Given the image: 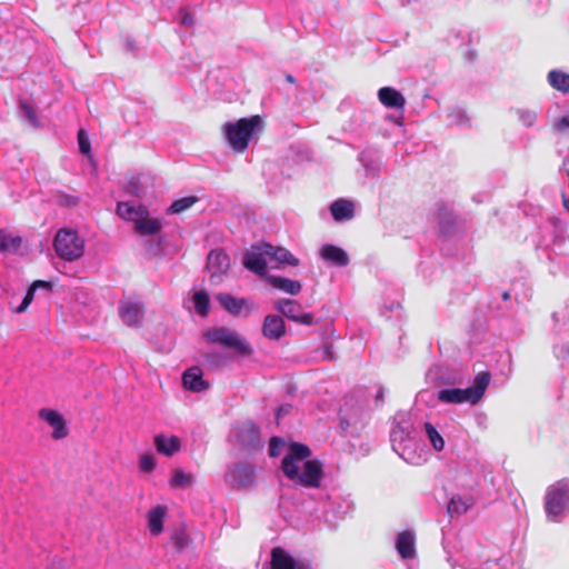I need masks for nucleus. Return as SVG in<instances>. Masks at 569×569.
<instances>
[{"mask_svg":"<svg viewBox=\"0 0 569 569\" xmlns=\"http://www.w3.org/2000/svg\"><path fill=\"white\" fill-rule=\"evenodd\" d=\"M230 268V258L223 250H212L207 258V269L211 272L210 279H220Z\"/></svg>","mask_w":569,"mask_h":569,"instance_id":"nucleus-11","label":"nucleus"},{"mask_svg":"<svg viewBox=\"0 0 569 569\" xmlns=\"http://www.w3.org/2000/svg\"><path fill=\"white\" fill-rule=\"evenodd\" d=\"M78 143L79 149L83 154H88L90 152V141L84 132V130H79L78 132Z\"/></svg>","mask_w":569,"mask_h":569,"instance_id":"nucleus-36","label":"nucleus"},{"mask_svg":"<svg viewBox=\"0 0 569 569\" xmlns=\"http://www.w3.org/2000/svg\"><path fill=\"white\" fill-rule=\"evenodd\" d=\"M22 244L20 236H13L0 229V252H17Z\"/></svg>","mask_w":569,"mask_h":569,"instance_id":"nucleus-29","label":"nucleus"},{"mask_svg":"<svg viewBox=\"0 0 569 569\" xmlns=\"http://www.w3.org/2000/svg\"><path fill=\"white\" fill-rule=\"evenodd\" d=\"M282 439L278 437H272L269 443V456L274 458L279 455V448L282 446Z\"/></svg>","mask_w":569,"mask_h":569,"instance_id":"nucleus-39","label":"nucleus"},{"mask_svg":"<svg viewBox=\"0 0 569 569\" xmlns=\"http://www.w3.org/2000/svg\"><path fill=\"white\" fill-rule=\"evenodd\" d=\"M38 416L53 428V439L59 440L68 436L69 431L67 428V422L60 412L53 409L43 408L39 410Z\"/></svg>","mask_w":569,"mask_h":569,"instance_id":"nucleus-12","label":"nucleus"},{"mask_svg":"<svg viewBox=\"0 0 569 569\" xmlns=\"http://www.w3.org/2000/svg\"><path fill=\"white\" fill-rule=\"evenodd\" d=\"M266 253L258 249V244L252 247L251 251H247L243 254L242 263L244 268L258 276H266L267 273V261L264 259Z\"/></svg>","mask_w":569,"mask_h":569,"instance_id":"nucleus-13","label":"nucleus"},{"mask_svg":"<svg viewBox=\"0 0 569 569\" xmlns=\"http://www.w3.org/2000/svg\"><path fill=\"white\" fill-rule=\"evenodd\" d=\"M181 23L188 28L193 26V17L188 11L182 10Z\"/></svg>","mask_w":569,"mask_h":569,"instance_id":"nucleus-42","label":"nucleus"},{"mask_svg":"<svg viewBox=\"0 0 569 569\" xmlns=\"http://www.w3.org/2000/svg\"><path fill=\"white\" fill-rule=\"evenodd\" d=\"M119 316L129 327H139L143 317V307L138 302H127L119 309Z\"/></svg>","mask_w":569,"mask_h":569,"instance_id":"nucleus-18","label":"nucleus"},{"mask_svg":"<svg viewBox=\"0 0 569 569\" xmlns=\"http://www.w3.org/2000/svg\"><path fill=\"white\" fill-rule=\"evenodd\" d=\"M569 501V486L558 481L548 488L545 501V510L548 517L561 515Z\"/></svg>","mask_w":569,"mask_h":569,"instance_id":"nucleus-7","label":"nucleus"},{"mask_svg":"<svg viewBox=\"0 0 569 569\" xmlns=\"http://www.w3.org/2000/svg\"><path fill=\"white\" fill-rule=\"evenodd\" d=\"M193 303L197 312L201 317H206L209 313L210 298L206 291H197L193 295Z\"/></svg>","mask_w":569,"mask_h":569,"instance_id":"nucleus-33","label":"nucleus"},{"mask_svg":"<svg viewBox=\"0 0 569 569\" xmlns=\"http://www.w3.org/2000/svg\"><path fill=\"white\" fill-rule=\"evenodd\" d=\"M33 297H34V290H32V288L29 287L21 303L16 308V312L17 313L24 312L28 309V307L30 306V303L32 302Z\"/></svg>","mask_w":569,"mask_h":569,"instance_id":"nucleus-35","label":"nucleus"},{"mask_svg":"<svg viewBox=\"0 0 569 569\" xmlns=\"http://www.w3.org/2000/svg\"><path fill=\"white\" fill-rule=\"evenodd\" d=\"M77 203H78V201H77L76 198L70 197V196L66 197V204H68V206H76Z\"/></svg>","mask_w":569,"mask_h":569,"instance_id":"nucleus-45","label":"nucleus"},{"mask_svg":"<svg viewBox=\"0 0 569 569\" xmlns=\"http://www.w3.org/2000/svg\"><path fill=\"white\" fill-rule=\"evenodd\" d=\"M117 213L126 220L137 222L139 218L147 217L149 214L146 207L141 204H134L133 202H119L117 206Z\"/></svg>","mask_w":569,"mask_h":569,"instance_id":"nucleus-23","label":"nucleus"},{"mask_svg":"<svg viewBox=\"0 0 569 569\" xmlns=\"http://www.w3.org/2000/svg\"><path fill=\"white\" fill-rule=\"evenodd\" d=\"M172 542H173L174 548L178 551H181L188 545V539H187V537L184 536L183 532H177L172 537Z\"/></svg>","mask_w":569,"mask_h":569,"instance_id":"nucleus-38","label":"nucleus"},{"mask_svg":"<svg viewBox=\"0 0 569 569\" xmlns=\"http://www.w3.org/2000/svg\"><path fill=\"white\" fill-rule=\"evenodd\" d=\"M276 308L289 320L297 323L311 326L315 322V317L310 312H303L299 302L291 299H280Z\"/></svg>","mask_w":569,"mask_h":569,"instance_id":"nucleus-8","label":"nucleus"},{"mask_svg":"<svg viewBox=\"0 0 569 569\" xmlns=\"http://www.w3.org/2000/svg\"><path fill=\"white\" fill-rule=\"evenodd\" d=\"M330 211L336 221L349 220L355 214V204L346 199H338L330 206Z\"/></svg>","mask_w":569,"mask_h":569,"instance_id":"nucleus-25","label":"nucleus"},{"mask_svg":"<svg viewBox=\"0 0 569 569\" xmlns=\"http://www.w3.org/2000/svg\"><path fill=\"white\" fill-rule=\"evenodd\" d=\"M268 282L276 289L287 292L289 295H298L302 286L297 280H291L281 276H270L268 277Z\"/></svg>","mask_w":569,"mask_h":569,"instance_id":"nucleus-26","label":"nucleus"},{"mask_svg":"<svg viewBox=\"0 0 569 569\" xmlns=\"http://www.w3.org/2000/svg\"><path fill=\"white\" fill-rule=\"evenodd\" d=\"M287 79H288V81H290V82H292V81H293L292 76H288V77H287Z\"/></svg>","mask_w":569,"mask_h":569,"instance_id":"nucleus-47","label":"nucleus"},{"mask_svg":"<svg viewBox=\"0 0 569 569\" xmlns=\"http://www.w3.org/2000/svg\"><path fill=\"white\" fill-rule=\"evenodd\" d=\"M396 549L402 559H413L416 552V537L413 532L403 530L398 533Z\"/></svg>","mask_w":569,"mask_h":569,"instance_id":"nucleus-16","label":"nucleus"},{"mask_svg":"<svg viewBox=\"0 0 569 569\" xmlns=\"http://www.w3.org/2000/svg\"><path fill=\"white\" fill-rule=\"evenodd\" d=\"M32 290H37L38 288H46V289H51L52 288V283L49 282V281H44V280H36L31 286Z\"/></svg>","mask_w":569,"mask_h":569,"instance_id":"nucleus-43","label":"nucleus"},{"mask_svg":"<svg viewBox=\"0 0 569 569\" xmlns=\"http://www.w3.org/2000/svg\"><path fill=\"white\" fill-rule=\"evenodd\" d=\"M286 333V325L281 317L268 315L263 319L262 335L270 340H279Z\"/></svg>","mask_w":569,"mask_h":569,"instance_id":"nucleus-15","label":"nucleus"},{"mask_svg":"<svg viewBox=\"0 0 569 569\" xmlns=\"http://www.w3.org/2000/svg\"><path fill=\"white\" fill-rule=\"evenodd\" d=\"M238 443L244 448H256L259 442V429L252 422L241 425L237 432Z\"/></svg>","mask_w":569,"mask_h":569,"instance_id":"nucleus-20","label":"nucleus"},{"mask_svg":"<svg viewBox=\"0 0 569 569\" xmlns=\"http://www.w3.org/2000/svg\"><path fill=\"white\" fill-rule=\"evenodd\" d=\"M502 299H503L505 301L510 300V293H509V292H507V291H506V292H503V293H502Z\"/></svg>","mask_w":569,"mask_h":569,"instance_id":"nucleus-46","label":"nucleus"},{"mask_svg":"<svg viewBox=\"0 0 569 569\" xmlns=\"http://www.w3.org/2000/svg\"><path fill=\"white\" fill-rule=\"evenodd\" d=\"M196 202H198L196 196L183 197L174 200L167 211L168 213H181L191 208Z\"/></svg>","mask_w":569,"mask_h":569,"instance_id":"nucleus-32","label":"nucleus"},{"mask_svg":"<svg viewBox=\"0 0 569 569\" xmlns=\"http://www.w3.org/2000/svg\"><path fill=\"white\" fill-rule=\"evenodd\" d=\"M378 99L387 108L402 110L406 106L403 94L392 87H382L378 91Z\"/></svg>","mask_w":569,"mask_h":569,"instance_id":"nucleus-19","label":"nucleus"},{"mask_svg":"<svg viewBox=\"0 0 569 569\" xmlns=\"http://www.w3.org/2000/svg\"><path fill=\"white\" fill-rule=\"evenodd\" d=\"M182 383L187 390L201 392L209 388V383L202 379V371L199 367H191L182 375Z\"/></svg>","mask_w":569,"mask_h":569,"instance_id":"nucleus-17","label":"nucleus"},{"mask_svg":"<svg viewBox=\"0 0 569 569\" xmlns=\"http://www.w3.org/2000/svg\"><path fill=\"white\" fill-rule=\"evenodd\" d=\"M23 110H24L26 117L29 119V121L36 126L37 124V114L34 112V110L32 109V107L24 104Z\"/></svg>","mask_w":569,"mask_h":569,"instance_id":"nucleus-41","label":"nucleus"},{"mask_svg":"<svg viewBox=\"0 0 569 569\" xmlns=\"http://www.w3.org/2000/svg\"><path fill=\"white\" fill-rule=\"evenodd\" d=\"M194 482V476L191 473H186L182 469H174L172 471V476L169 480V486L171 488H188Z\"/></svg>","mask_w":569,"mask_h":569,"instance_id":"nucleus-31","label":"nucleus"},{"mask_svg":"<svg viewBox=\"0 0 569 569\" xmlns=\"http://www.w3.org/2000/svg\"><path fill=\"white\" fill-rule=\"evenodd\" d=\"M310 448L301 442H291L282 458L281 470L291 481L305 488H319L323 476V465L318 459H309Z\"/></svg>","mask_w":569,"mask_h":569,"instance_id":"nucleus-1","label":"nucleus"},{"mask_svg":"<svg viewBox=\"0 0 569 569\" xmlns=\"http://www.w3.org/2000/svg\"><path fill=\"white\" fill-rule=\"evenodd\" d=\"M271 569H310L308 565L296 560L288 551L281 547H274L270 552Z\"/></svg>","mask_w":569,"mask_h":569,"instance_id":"nucleus-10","label":"nucleus"},{"mask_svg":"<svg viewBox=\"0 0 569 569\" xmlns=\"http://www.w3.org/2000/svg\"><path fill=\"white\" fill-rule=\"evenodd\" d=\"M548 82L553 89L562 93L569 92V73L567 72H563L561 70L549 71Z\"/></svg>","mask_w":569,"mask_h":569,"instance_id":"nucleus-28","label":"nucleus"},{"mask_svg":"<svg viewBox=\"0 0 569 569\" xmlns=\"http://www.w3.org/2000/svg\"><path fill=\"white\" fill-rule=\"evenodd\" d=\"M475 503L476 500L472 496L461 497L459 495H455L447 505V513L451 518L461 516L472 508Z\"/></svg>","mask_w":569,"mask_h":569,"instance_id":"nucleus-22","label":"nucleus"},{"mask_svg":"<svg viewBox=\"0 0 569 569\" xmlns=\"http://www.w3.org/2000/svg\"><path fill=\"white\" fill-rule=\"evenodd\" d=\"M134 230L142 236H151L161 230V223L156 218L141 217L134 223Z\"/></svg>","mask_w":569,"mask_h":569,"instance_id":"nucleus-27","label":"nucleus"},{"mask_svg":"<svg viewBox=\"0 0 569 569\" xmlns=\"http://www.w3.org/2000/svg\"><path fill=\"white\" fill-rule=\"evenodd\" d=\"M256 468L249 462H238L228 467L224 481L236 490L254 485Z\"/></svg>","mask_w":569,"mask_h":569,"instance_id":"nucleus-6","label":"nucleus"},{"mask_svg":"<svg viewBox=\"0 0 569 569\" xmlns=\"http://www.w3.org/2000/svg\"><path fill=\"white\" fill-rule=\"evenodd\" d=\"M555 129L559 132H563L569 129V114L561 117L556 123Z\"/></svg>","mask_w":569,"mask_h":569,"instance_id":"nucleus-40","label":"nucleus"},{"mask_svg":"<svg viewBox=\"0 0 569 569\" xmlns=\"http://www.w3.org/2000/svg\"><path fill=\"white\" fill-rule=\"evenodd\" d=\"M425 430L428 439L436 451H441L445 448V440L437 429L430 423H425Z\"/></svg>","mask_w":569,"mask_h":569,"instance_id":"nucleus-34","label":"nucleus"},{"mask_svg":"<svg viewBox=\"0 0 569 569\" xmlns=\"http://www.w3.org/2000/svg\"><path fill=\"white\" fill-rule=\"evenodd\" d=\"M261 128L262 119L256 114L249 118H240L234 122H226L223 132L231 149L241 153L248 149L254 131Z\"/></svg>","mask_w":569,"mask_h":569,"instance_id":"nucleus-2","label":"nucleus"},{"mask_svg":"<svg viewBox=\"0 0 569 569\" xmlns=\"http://www.w3.org/2000/svg\"><path fill=\"white\" fill-rule=\"evenodd\" d=\"M53 248L60 259L73 262L83 256L84 240L77 230L63 228L56 233Z\"/></svg>","mask_w":569,"mask_h":569,"instance_id":"nucleus-5","label":"nucleus"},{"mask_svg":"<svg viewBox=\"0 0 569 569\" xmlns=\"http://www.w3.org/2000/svg\"><path fill=\"white\" fill-rule=\"evenodd\" d=\"M290 406H281L278 408L277 417L280 418L283 415H287L289 412Z\"/></svg>","mask_w":569,"mask_h":569,"instance_id":"nucleus-44","label":"nucleus"},{"mask_svg":"<svg viewBox=\"0 0 569 569\" xmlns=\"http://www.w3.org/2000/svg\"><path fill=\"white\" fill-rule=\"evenodd\" d=\"M157 451L163 456L171 457L181 448L180 439L177 436L158 433L153 439Z\"/></svg>","mask_w":569,"mask_h":569,"instance_id":"nucleus-21","label":"nucleus"},{"mask_svg":"<svg viewBox=\"0 0 569 569\" xmlns=\"http://www.w3.org/2000/svg\"><path fill=\"white\" fill-rule=\"evenodd\" d=\"M217 300L226 309L229 313L233 316H239L247 309L248 313L253 309V305L249 302V300L244 298H237L230 293H219L217 296Z\"/></svg>","mask_w":569,"mask_h":569,"instance_id":"nucleus-14","label":"nucleus"},{"mask_svg":"<svg viewBox=\"0 0 569 569\" xmlns=\"http://www.w3.org/2000/svg\"><path fill=\"white\" fill-rule=\"evenodd\" d=\"M258 249L264 252L271 260L278 262L276 268H281L283 264L297 267L300 263V260L283 247H276L269 242H260L258 243Z\"/></svg>","mask_w":569,"mask_h":569,"instance_id":"nucleus-9","label":"nucleus"},{"mask_svg":"<svg viewBox=\"0 0 569 569\" xmlns=\"http://www.w3.org/2000/svg\"><path fill=\"white\" fill-rule=\"evenodd\" d=\"M166 512L160 506L153 507L148 515L149 529L153 535H159L163 529Z\"/></svg>","mask_w":569,"mask_h":569,"instance_id":"nucleus-30","label":"nucleus"},{"mask_svg":"<svg viewBox=\"0 0 569 569\" xmlns=\"http://www.w3.org/2000/svg\"><path fill=\"white\" fill-rule=\"evenodd\" d=\"M156 467V459L151 455H143L140 459V468L143 471L150 472Z\"/></svg>","mask_w":569,"mask_h":569,"instance_id":"nucleus-37","label":"nucleus"},{"mask_svg":"<svg viewBox=\"0 0 569 569\" xmlns=\"http://www.w3.org/2000/svg\"><path fill=\"white\" fill-rule=\"evenodd\" d=\"M203 338L211 345H219L227 350H232L240 356H250L251 346L241 336L227 327H212L203 332Z\"/></svg>","mask_w":569,"mask_h":569,"instance_id":"nucleus-4","label":"nucleus"},{"mask_svg":"<svg viewBox=\"0 0 569 569\" xmlns=\"http://www.w3.org/2000/svg\"><path fill=\"white\" fill-rule=\"evenodd\" d=\"M320 256L323 260L330 261L340 267H345L349 263V258L346 251L333 244H325L320 250Z\"/></svg>","mask_w":569,"mask_h":569,"instance_id":"nucleus-24","label":"nucleus"},{"mask_svg":"<svg viewBox=\"0 0 569 569\" xmlns=\"http://www.w3.org/2000/svg\"><path fill=\"white\" fill-rule=\"evenodd\" d=\"M491 376L488 371L479 372L475 377L473 385L466 389H442L438 392V400L443 403H478L483 397L490 383Z\"/></svg>","mask_w":569,"mask_h":569,"instance_id":"nucleus-3","label":"nucleus"}]
</instances>
